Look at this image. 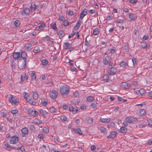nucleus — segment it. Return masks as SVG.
<instances>
[{"mask_svg": "<svg viewBox=\"0 0 152 152\" xmlns=\"http://www.w3.org/2000/svg\"><path fill=\"white\" fill-rule=\"evenodd\" d=\"M69 91V88L67 85H64L61 87L60 93L61 95H64L68 94Z\"/></svg>", "mask_w": 152, "mask_h": 152, "instance_id": "1", "label": "nucleus"}, {"mask_svg": "<svg viewBox=\"0 0 152 152\" xmlns=\"http://www.w3.org/2000/svg\"><path fill=\"white\" fill-rule=\"evenodd\" d=\"M20 56L24 61L23 62V65L20 67L22 69H24L26 66V57L27 56V54L25 51H23L21 53Z\"/></svg>", "mask_w": 152, "mask_h": 152, "instance_id": "2", "label": "nucleus"}, {"mask_svg": "<svg viewBox=\"0 0 152 152\" xmlns=\"http://www.w3.org/2000/svg\"><path fill=\"white\" fill-rule=\"evenodd\" d=\"M19 139L18 137L16 136L12 137L10 139V143L11 144H16L18 142Z\"/></svg>", "mask_w": 152, "mask_h": 152, "instance_id": "3", "label": "nucleus"}, {"mask_svg": "<svg viewBox=\"0 0 152 152\" xmlns=\"http://www.w3.org/2000/svg\"><path fill=\"white\" fill-rule=\"evenodd\" d=\"M126 120L129 123H133L138 121L137 119L136 118H133L131 116L126 117Z\"/></svg>", "mask_w": 152, "mask_h": 152, "instance_id": "4", "label": "nucleus"}, {"mask_svg": "<svg viewBox=\"0 0 152 152\" xmlns=\"http://www.w3.org/2000/svg\"><path fill=\"white\" fill-rule=\"evenodd\" d=\"M120 65L123 68H127L129 67H132V66H131V65H129V63L128 62L127 63H126L124 61H122L120 63Z\"/></svg>", "mask_w": 152, "mask_h": 152, "instance_id": "5", "label": "nucleus"}, {"mask_svg": "<svg viewBox=\"0 0 152 152\" xmlns=\"http://www.w3.org/2000/svg\"><path fill=\"white\" fill-rule=\"evenodd\" d=\"M117 69L116 67H112L109 70V75H114L117 72Z\"/></svg>", "mask_w": 152, "mask_h": 152, "instance_id": "6", "label": "nucleus"}, {"mask_svg": "<svg viewBox=\"0 0 152 152\" xmlns=\"http://www.w3.org/2000/svg\"><path fill=\"white\" fill-rule=\"evenodd\" d=\"M121 86L122 88L128 89L131 87V84L126 82H124L121 83Z\"/></svg>", "mask_w": 152, "mask_h": 152, "instance_id": "7", "label": "nucleus"}, {"mask_svg": "<svg viewBox=\"0 0 152 152\" xmlns=\"http://www.w3.org/2000/svg\"><path fill=\"white\" fill-rule=\"evenodd\" d=\"M87 10L86 9H84L83 10L82 12L80 14V19H83V17L86 15H87Z\"/></svg>", "mask_w": 152, "mask_h": 152, "instance_id": "8", "label": "nucleus"}, {"mask_svg": "<svg viewBox=\"0 0 152 152\" xmlns=\"http://www.w3.org/2000/svg\"><path fill=\"white\" fill-rule=\"evenodd\" d=\"M58 95L57 92L56 91L53 90L51 91L50 94V97L53 99L56 98Z\"/></svg>", "mask_w": 152, "mask_h": 152, "instance_id": "9", "label": "nucleus"}, {"mask_svg": "<svg viewBox=\"0 0 152 152\" xmlns=\"http://www.w3.org/2000/svg\"><path fill=\"white\" fill-rule=\"evenodd\" d=\"M111 59V58L110 56H107L103 61L104 64L105 65H107L108 64V62L110 61Z\"/></svg>", "mask_w": 152, "mask_h": 152, "instance_id": "10", "label": "nucleus"}, {"mask_svg": "<svg viewBox=\"0 0 152 152\" xmlns=\"http://www.w3.org/2000/svg\"><path fill=\"white\" fill-rule=\"evenodd\" d=\"M21 131L22 133V136L23 137H25V135L28 132V129L26 127H24L22 128L21 130Z\"/></svg>", "mask_w": 152, "mask_h": 152, "instance_id": "11", "label": "nucleus"}, {"mask_svg": "<svg viewBox=\"0 0 152 152\" xmlns=\"http://www.w3.org/2000/svg\"><path fill=\"white\" fill-rule=\"evenodd\" d=\"M117 133L113 131L111 132V133L107 137L108 139L114 138L116 136Z\"/></svg>", "mask_w": 152, "mask_h": 152, "instance_id": "12", "label": "nucleus"}, {"mask_svg": "<svg viewBox=\"0 0 152 152\" xmlns=\"http://www.w3.org/2000/svg\"><path fill=\"white\" fill-rule=\"evenodd\" d=\"M30 12V10L29 9L27 8H26L24 10L22 11L21 12V15H24L26 14V15H29Z\"/></svg>", "mask_w": 152, "mask_h": 152, "instance_id": "13", "label": "nucleus"}, {"mask_svg": "<svg viewBox=\"0 0 152 152\" xmlns=\"http://www.w3.org/2000/svg\"><path fill=\"white\" fill-rule=\"evenodd\" d=\"M32 45L29 43H26L25 45L26 50L27 51H29L31 50Z\"/></svg>", "mask_w": 152, "mask_h": 152, "instance_id": "14", "label": "nucleus"}, {"mask_svg": "<svg viewBox=\"0 0 152 152\" xmlns=\"http://www.w3.org/2000/svg\"><path fill=\"white\" fill-rule=\"evenodd\" d=\"M29 112L31 115L33 116H36L38 114V113L37 111L33 109L30 110Z\"/></svg>", "mask_w": 152, "mask_h": 152, "instance_id": "15", "label": "nucleus"}, {"mask_svg": "<svg viewBox=\"0 0 152 152\" xmlns=\"http://www.w3.org/2000/svg\"><path fill=\"white\" fill-rule=\"evenodd\" d=\"M110 118H101L100 119V121L101 122L103 123L106 122H109L110 121Z\"/></svg>", "mask_w": 152, "mask_h": 152, "instance_id": "16", "label": "nucleus"}, {"mask_svg": "<svg viewBox=\"0 0 152 152\" xmlns=\"http://www.w3.org/2000/svg\"><path fill=\"white\" fill-rule=\"evenodd\" d=\"M39 112L41 115L44 116L45 117H46L48 114V113L46 111H44L42 109L39 110Z\"/></svg>", "mask_w": 152, "mask_h": 152, "instance_id": "17", "label": "nucleus"}, {"mask_svg": "<svg viewBox=\"0 0 152 152\" xmlns=\"http://www.w3.org/2000/svg\"><path fill=\"white\" fill-rule=\"evenodd\" d=\"M13 58L15 59L18 58L20 56V54L19 52H15L13 54Z\"/></svg>", "mask_w": 152, "mask_h": 152, "instance_id": "18", "label": "nucleus"}, {"mask_svg": "<svg viewBox=\"0 0 152 152\" xmlns=\"http://www.w3.org/2000/svg\"><path fill=\"white\" fill-rule=\"evenodd\" d=\"M136 92L138 94H140L141 95H142L145 93L146 91L144 89H141L140 90L137 91Z\"/></svg>", "mask_w": 152, "mask_h": 152, "instance_id": "19", "label": "nucleus"}, {"mask_svg": "<svg viewBox=\"0 0 152 152\" xmlns=\"http://www.w3.org/2000/svg\"><path fill=\"white\" fill-rule=\"evenodd\" d=\"M82 21L80 20H79L78 21L76 25L75 26V29L76 30L80 28V25Z\"/></svg>", "mask_w": 152, "mask_h": 152, "instance_id": "20", "label": "nucleus"}, {"mask_svg": "<svg viewBox=\"0 0 152 152\" xmlns=\"http://www.w3.org/2000/svg\"><path fill=\"white\" fill-rule=\"evenodd\" d=\"M48 102L47 99H43L41 100V103L43 106H45L47 104Z\"/></svg>", "mask_w": 152, "mask_h": 152, "instance_id": "21", "label": "nucleus"}, {"mask_svg": "<svg viewBox=\"0 0 152 152\" xmlns=\"http://www.w3.org/2000/svg\"><path fill=\"white\" fill-rule=\"evenodd\" d=\"M118 131L120 132L124 133L127 131V129L124 127H121L118 130Z\"/></svg>", "mask_w": 152, "mask_h": 152, "instance_id": "22", "label": "nucleus"}, {"mask_svg": "<svg viewBox=\"0 0 152 152\" xmlns=\"http://www.w3.org/2000/svg\"><path fill=\"white\" fill-rule=\"evenodd\" d=\"M50 110L52 113H56L57 112V110L53 107H52L50 108Z\"/></svg>", "mask_w": 152, "mask_h": 152, "instance_id": "23", "label": "nucleus"}, {"mask_svg": "<svg viewBox=\"0 0 152 152\" xmlns=\"http://www.w3.org/2000/svg\"><path fill=\"white\" fill-rule=\"evenodd\" d=\"M74 130L76 133H78L80 135L82 134V131L79 128L75 129Z\"/></svg>", "mask_w": 152, "mask_h": 152, "instance_id": "24", "label": "nucleus"}, {"mask_svg": "<svg viewBox=\"0 0 152 152\" xmlns=\"http://www.w3.org/2000/svg\"><path fill=\"white\" fill-rule=\"evenodd\" d=\"M145 114V112L144 110L141 109L140 110L139 115L140 116H143Z\"/></svg>", "mask_w": 152, "mask_h": 152, "instance_id": "25", "label": "nucleus"}, {"mask_svg": "<svg viewBox=\"0 0 152 152\" xmlns=\"http://www.w3.org/2000/svg\"><path fill=\"white\" fill-rule=\"evenodd\" d=\"M27 76L26 74V73L23 74L21 76V80L22 82L23 80H25V79H27Z\"/></svg>", "mask_w": 152, "mask_h": 152, "instance_id": "26", "label": "nucleus"}, {"mask_svg": "<svg viewBox=\"0 0 152 152\" xmlns=\"http://www.w3.org/2000/svg\"><path fill=\"white\" fill-rule=\"evenodd\" d=\"M99 33V29L97 28L94 29L93 30V34L94 35H97Z\"/></svg>", "mask_w": 152, "mask_h": 152, "instance_id": "27", "label": "nucleus"}, {"mask_svg": "<svg viewBox=\"0 0 152 152\" xmlns=\"http://www.w3.org/2000/svg\"><path fill=\"white\" fill-rule=\"evenodd\" d=\"M14 24L16 27H18L20 26V21L18 20H16L14 22Z\"/></svg>", "mask_w": 152, "mask_h": 152, "instance_id": "28", "label": "nucleus"}, {"mask_svg": "<svg viewBox=\"0 0 152 152\" xmlns=\"http://www.w3.org/2000/svg\"><path fill=\"white\" fill-rule=\"evenodd\" d=\"M97 103L96 102H93L90 105V106L93 109L96 108L97 107Z\"/></svg>", "mask_w": 152, "mask_h": 152, "instance_id": "29", "label": "nucleus"}, {"mask_svg": "<svg viewBox=\"0 0 152 152\" xmlns=\"http://www.w3.org/2000/svg\"><path fill=\"white\" fill-rule=\"evenodd\" d=\"M136 60H137L136 58H132V61H131V62H129V64H130L132 63H132H133V65H131V66H132H132H134L135 65V64L136 63Z\"/></svg>", "mask_w": 152, "mask_h": 152, "instance_id": "30", "label": "nucleus"}, {"mask_svg": "<svg viewBox=\"0 0 152 152\" xmlns=\"http://www.w3.org/2000/svg\"><path fill=\"white\" fill-rule=\"evenodd\" d=\"M38 95L37 93L34 92L33 94V97L34 99L37 100L38 98Z\"/></svg>", "mask_w": 152, "mask_h": 152, "instance_id": "31", "label": "nucleus"}, {"mask_svg": "<svg viewBox=\"0 0 152 152\" xmlns=\"http://www.w3.org/2000/svg\"><path fill=\"white\" fill-rule=\"evenodd\" d=\"M40 51V50L39 48L35 47L33 51L34 53H37L39 52Z\"/></svg>", "mask_w": 152, "mask_h": 152, "instance_id": "32", "label": "nucleus"}, {"mask_svg": "<svg viewBox=\"0 0 152 152\" xmlns=\"http://www.w3.org/2000/svg\"><path fill=\"white\" fill-rule=\"evenodd\" d=\"M9 147H10V145L9 144L5 143L3 146V148L4 149L8 150L9 148Z\"/></svg>", "mask_w": 152, "mask_h": 152, "instance_id": "33", "label": "nucleus"}, {"mask_svg": "<svg viewBox=\"0 0 152 152\" xmlns=\"http://www.w3.org/2000/svg\"><path fill=\"white\" fill-rule=\"evenodd\" d=\"M60 119L62 121H67V118L64 115H61L60 116Z\"/></svg>", "mask_w": 152, "mask_h": 152, "instance_id": "34", "label": "nucleus"}, {"mask_svg": "<svg viewBox=\"0 0 152 152\" xmlns=\"http://www.w3.org/2000/svg\"><path fill=\"white\" fill-rule=\"evenodd\" d=\"M94 99V98L92 96H89L87 97V100L88 101L91 102Z\"/></svg>", "mask_w": 152, "mask_h": 152, "instance_id": "35", "label": "nucleus"}, {"mask_svg": "<svg viewBox=\"0 0 152 152\" xmlns=\"http://www.w3.org/2000/svg\"><path fill=\"white\" fill-rule=\"evenodd\" d=\"M141 45L143 48H148L149 46V45L147 44V43H146L145 42H142L141 43Z\"/></svg>", "mask_w": 152, "mask_h": 152, "instance_id": "36", "label": "nucleus"}, {"mask_svg": "<svg viewBox=\"0 0 152 152\" xmlns=\"http://www.w3.org/2000/svg\"><path fill=\"white\" fill-rule=\"evenodd\" d=\"M103 80L106 82H108L109 79V77L107 75H105L103 76Z\"/></svg>", "mask_w": 152, "mask_h": 152, "instance_id": "37", "label": "nucleus"}, {"mask_svg": "<svg viewBox=\"0 0 152 152\" xmlns=\"http://www.w3.org/2000/svg\"><path fill=\"white\" fill-rule=\"evenodd\" d=\"M31 7L32 9L33 10H35L37 9V8L36 7V6L35 5L34 2H32L31 3Z\"/></svg>", "mask_w": 152, "mask_h": 152, "instance_id": "38", "label": "nucleus"}, {"mask_svg": "<svg viewBox=\"0 0 152 152\" xmlns=\"http://www.w3.org/2000/svg\"><path fill=\"white\" fill-rule=\"evenodd\" d=\"M43 131L46 134H47L49 132V129L48 128L44 127L43 128Z\"/></svg>", "mask_w": 152, "mask_h": 152, "instance_id": "39", "label": "nucleus"}, {"mask_svg": "<svg viewBox=\"0 0 152 152\" xmlns=\"http://www.w3.org/2000/svg\"><path fill=\"white\" fill-rule=\"evenodd\" d=\"M123 49L124 50L128 51L129 49V47L128 45L126 44L123 47Z\"/></svg>", "mask_w": 152, "mask_h": 152, "instance_id": "40", "label": "nucleus"}, {"mask_svg": "<svg viewBox=\"0 0 152 152\" xmlns=\"http://www.w3.org/2000/svg\"><path fill=\"white\" fill-rule=\"evenodd\" d=\"M17 149L18 150H20L22 152L25 151V149L23 146H21L20 147H18Z\"/></svg>", "mask_w": 152, "mask_h": 152, "instance_id": "41", "label": "nucleus"}, {"mask_svg": "<svg viewBox=\"0 0 152 152\" xmlns=\"http://www.w3.org/2000/svg\"><path fill=\"white\" fill-rule=\"evenodd\" d=\"M59 35L61 37H63L64 36V33L62 30L60 31L59 32Z\"/></svg>", "mask_w": 152, "mask_h": 152, "instance_id": "42", "label": "nucleus"}, {"mask_svg": "<svg viewBox=\"0 0 152 152\" xmlns=\"http://www.w3.org/2000/svg\"><path fill=\"white\" fill-rule=\"evenodd\" d=\"M76 34V33L73 31L72 33L68 36V37L69 39L72 37L74 36Z\"/></svg>", "mask_w": 152, "mask_h": 152, "instance_id": "43", "label": "nucleus"}, {"mask_svg": "<svg viewBox=\"0 0 152 152\" xmlns=\"http://www.w3.org/2000/svg\"><path fill=\"white\" fill-rule=\"evenodd\" d=\"M129 17L132 20H134L135 19V16L132 13H130L129 15Z\"/></svg>", "mask_w": 152, "mask_h": 152, "instance_id": "44", "label": "nucleus"}, {"mask_svg": "<svg viewBox=\"0 0 152 152\" xmlns=\"http://www.w3.org/2000/svg\"><path fill=\"white\" fill-rule=\"evenodd\" d=\"M48 63V61L47 60L45 59H44L42 61V63L43 65H46Z\"/></svg>", "mask_w": 152, "mask_h": 152, "instance_id": "45", "label": "nucleus"}, {"mask_svg": "<svg viewBox=\"0 0 152 152\" xmlns=\"http://www.w3.org/2000/svg\"><path fill=\"white\" fill-rule=\"evenodd\" d=\"M93 121V119L91 118H88L87 120V122L88 124H91Z\"/></svg>", "mask_w": 152, "mask_h": 152, "instance_id": "46", "label": "nucleus"}, {"mask_svg": "<svg viewBox=\"0 0 152 152\" xmlns=\"http://www.w3.org/2000/svg\"><path fill=\"white\" fill-rule=\"evenodd\" d=\"M45 26V24L44 23H42L38 26L39 28L42 30Z\"/></svg>", "mask_w": 152, "mask_h": 152, "instance_id": "47", "label": "nucleus"}, {"mask_svg": "<svg viewBox=\"0 0 152 152\" xmlns=\"http://www.w3.org/2000/svg\"><path fill=\"white\" fill-rule=\"evenodd\" d=\"M100 131L102 133H105L106 132V129L104 127H102L100 129Z\"/></svg>", "mask_w": 152, "mask_h": 152, "instance_id": "48", "label": "nucleus"}, {"mask_svg": "<svg viewBox=\"0 0 152 152\" xmlns=\"http://www.w3.org/2000/svg\"><path fill=\"white\" fill-rule=\"evenodd\" d=\"M31 75V79L32 80H34L36 79V75L33 72L32 73Z\"/></svg>", "mask_w": 152, "mask_h": 152, "instance_id": "49", "label": "nucleus"}, {"mask_svg": "<svg viewBox=\"0 0 152 152\" xmlns=\"http://www.w3.org/2000/svg\"><path fill=\"white\" fill-rule=\"evenodd\" d=\"M23 95L24 96V97L26 98V100H27L28 97H29V96L27 94V93L26 92H24L23 93Z\"/></svg>", "mask_w": 152, "mask_h": 152, "instance_id": "50", "label": "nucleus"}, {"mask_svg": "<svg viewBox=\"0 0 152 152\" xmlns=\"http://www.w3.org/2000/svg\"><path fill=\"white\" fill-rule=\"evenodd\" d=\"M51 26L56 31L57 29V27L56 26L55 23H54L51 24Z\"/></svg>", "mask_w": 152, "mask_h": 152, "instance_id": "51", "label": "nucleus"}, {"mask_svg": "<svg viewBox=\"0 0 152 152\" xmlns=\"http://www.w3.org/2000/svg\"><path fill=\"white\" fill-rule=\"evenodd\" d=\"M42 121L41 120H37L36 122H34V123L37 124H41Z\"/></svg>", "mask_w": 152, "mask_h": 152, "instance_id": "52", "label": "nucleus"}, {"mask_svg": "<svg viewBox=\"0 0 152 152\" xmlns=\"http://www.w3.org/2000/svg\"><path fill=\"white\" fill-rule=\"evenodd\" d=\"M79 96V93L78 91H75L74 94V97H76Z\"/></svg>", "mask_w": 152, "mask_h": 152, "instance_id": "53", "label": "nucleus"}, {"mask_svg": "<svg viewBox=\"0 0 152 152\" xmlns=\"http://www.w3.org/2000/svg\"><path fill=\"white\" fill-rule=\"evenodd\" d=\"M70 44L68 42H66L65 43V47L64 48L65 49H67L69 47Z\"/></svg>", "mask_w": 152, "mask_h": 152, "instance_id": "54", "label": "nucleus"}, {"mask_svg": "<svg viewBox=\"0 0 152 152\" xmlns=\"http://www.w3.org/2000/svg\"><path fill=\"white\" fill-rule=\"evenodd\" d=\"M30 129L32 130H34L35 129V126L33 125H30Z\"/></svg>", "mask_w": 152, "mask_h": 152, "instance_id": "55", "label": "nucleus"}, {"mask_svg": "<svg viewBox=\"0 0 152 152\" xmlns=\"http://www.w3.org/2000/svg\"><path fill=\"white\" fill-rule=\"evenodd\" d=\"M69 24L68 21L66 20H65V21L64 22L63 25L64 26H67Z\"/></svg>", "mask_w": 152, "mask_h": 152, "instance_id": "56", "label": "nucleus"}, {"mask_svg": "<svg viewBox=\"0 0 152 152\" xmlns=\"http://www.w3.org/2000/svg\"><path fill=\"white\" fill-rule=\"evenodd\" d=\"M11 112L13 115L15 114L18 112V111L17 110H13L11 111Z\"/></svg>", "mask_w": 152, "mask_h": 152, "instance_id": "57", "label": "nucleus"}, {"mask_svg": "<svg viewBox=\"0 0 152 152\" xmlns=\"http://www.w3.org/2000/svg\"><path fill=\"white\" fill-rule=\"evenodd\" d=\"M17 102V101L14 98H13V99H12V102H10V103H14V104H16Z\"/></svg>", "mask_w": 152, "mask_h": 152, "instance_id": "58", "label": "nucleus"}, {"mask_svg": "<svg viewBox=\"0 0 152 152\" xmlns=\"http://www.w3.org/2000/svg\"><path fill=\"white\" fill-rule=\"evenodd\" d=\"M115 50V48H113V49H110V52L111 53H113Z\"/></svg>", "mask_w": 152, "mask_h": 152, "instance_id": "59", "label": "nucleus"}, {"mask_svg": "<svg viewBox=\"0 0 152 152\" xmlns=\"http://www.w3.org/2000/svg\"><path fill=\"white\" fill-rule=\"evenodd\" d=\"M78 111V108L76 107V108H73V110H72V112L73 114L75 113L76 112Z\"/></svg>", "mask_w": 152, "mask_h": 152, "instance_id": "60", "label": "nucleus"}, {"mask_svg": "<svg viewBox=\"0 0 152 152\" xmlns=\"http://www.w3.org/2000/svg\"><path fill=\"white\" fill-rule=\"evenodd\" d=\"M68 15H69L72 16L74 14L73 12L71 10H69L68 12Z\"/></svg>", "mask_w": 152, "mask_h": 152, "instance_id": "61", "label": "nucleus"}, {"mask_svg": "<svg viewBox=\"0 0 152 152\" xmlns=\"http://www.w3.org/2000/svg\"><path fill=\"white\" fill-rule=\"evenodd\" d=\"M43 134H40L38 136V137L40 139H42L43 138Z\"/></svg>", "mask_w": 152, "mask_h": 152, "instance_id": "62", "label": "nucleus"}, {"mask_svg": "<svg viewBox=\"0 0 152 152\" xmlns=\"http://www.w3.org/2000/svg\"><path fill=\"white\" fill-rule=\"evenodd\" d=\"M59 20H60L61 21H62L64 20L65 19V18L63 16H59Z\"/></svg>", "mask_w": 152, "mask_h": 152, "instance_id": "63", "label": "nucleus"}, {"mask_svg": "<svg viewBox=\"0 0 152 152\" xmlns=\"http://www.w3.org/2000/svg\"><path fill=\"white\" fill-rule=\"evenodd\" d=\"M148 95L150 97H152V91H151L148 92Z\"/></svg>", "mask_w": 152, "mask_h": 152, "instance_id": "64", "label": "nucleus"}]
</instances>
